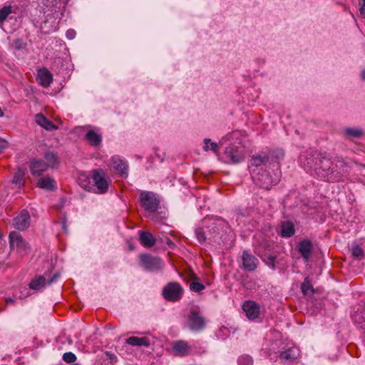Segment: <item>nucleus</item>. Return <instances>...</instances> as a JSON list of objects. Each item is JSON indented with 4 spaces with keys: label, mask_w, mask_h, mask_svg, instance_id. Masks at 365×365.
<instances>
[{
    "label": "nucleus",
    "mask_w": 365,
    "mask_h": 365,
    "mask_svg": "<svg viewBox=\"0 0 365 365\" xmlns=\"http://www.w3.org/2000/svg\"><path fill=\"white\" fill-rule=\"evenodd\" d=\"M267 155H269V162L279 163L284 159V153L282 149L277 148L269 150V153H267Z\"/></svg>",
    "instance_id": "nucleus-28"
},
{
    "label": "nucleus",
    "mask_w": 365,
    "mask_h": 365,
    "mask_svg": "<svg viewBox=\"0 0 365 365\" xmlns=\"http://www.w3.org/2000/svg\"><path fill=\"white\" fill-rule=\"evenodd\" d=\"M245 138L244 132L234 130L220 140V144L225 148L224 155L227 163L235 164L244 160L242 141Z\"/></svg>",
    "instance_id": "nucleus-2"
},
{
    "label": "nucleus",
    "mask_w": 365,
    "mask_h": 365,
    "mask_svg": "<svg viewBox=\"0 0 365 365\" xmlns=\"http://www.w3.org/2000/svg\"><path fill=\"white\" fill-rule=\"evenodd\" d=\"M299 160L307 173L319 179L332 181L339 179L341 175L338 167L342 166L344 163L338 160L334 163L330 158L317 151L311 149L304 151Z\"/></svg>",
    "instance_id": "nucleus-1"
},
{
    "label": "nucleus",
    "mask_w": 365,
    "mask_h": 365,
    "mask_svg": "<svg viewBox=\"0 0 365 365\" xmlns=\"http://www.w3.org/2000/svg\"><path fill=\"white\" fill-rule=\"evenodd\" d=\"M125 343L134 346L148 347L150 345V339L145 336H130L125 339Z\"/></svg>",
    "instance_id": "nucleus-22"
},
{
    "label": "nucleus",
    "mask_w": 365,
    "mask_h": 365,
    "mask_svg": "<svg viewBox=\"0 0 365 365\" xmlns=\"http://www.w3.org/2000/svg\"><path fill=\"white\" fill-rule=\"evenodd\" d=\"M361 77L362 80L365 81V70H363L361 73Z\"/></svg>",
    "instance_id": "nucleus-45"
},
{
    "label": "nucleus",
    "mask_w": 365,
    "mask_h": 365,
    "mask_svg": "<svg viewBox=\"0 0 365 365\" xmlns=\"http://www.w3.org/2000/svg\"><path fill=\"white\" fill-rule=\"evenodd\" d=\"M6 302L7 304H14V299L11 298V297H8L6 299Z\"/></svg>",
    "instance_id": "nucleus-44"
},
{
    "label": "nucleus",
    "mask_w": 365,
    "mask_h": 365,
    "mask_svg": "<svg viewBox=\"0 0 365 365\" xmlns=\"http://www.w3.org/2000/svg\"><path fill=\"white\" fill-rule=\"evenodd\" d=\"M58 277V274H55L52 277L48 279H46L44 275H38L31 280L29 286L31 289L39 291L45 288L46 285H50L54 282Z\"/></svg>",
    "instance_id": "nucleus-8"
},
{
    "label": "nucleus",
    "mask_w": 365,
    "mask_h": 365,
    "mask_svg": "<svg viewBox=\"0 0 365 365\" xmlns=\"http://www.w3.org/2000/svg\"><path fill=\"white\" fill-rule=\"evenodd\" d=\"M172 348L175 355L180 356L188 355L190 349L187 342L182 340L173 341Z\"/></svg>",
    "instance_id": "nucleus-17"
},
{
    "label": "nucleus",
    "mask_w": 365,
    "mask_h": 365,
    "mask_svg": "<svg viewBox=\"0 0 365 365\" xmlns=\"http://www.w3.org/2000/svg\"><path fill=\"white\" fill-rule=\"evenodd\" d=\"M301 289L304 295H312L314 292L313 286L307 278H305L302 284Z\"/></svg>",
    "instance_id": "nucleus-31"
},
{
    "label": "nucleus",
    "mask_w": 365,
    "mask_h": 365,
    "mask_svg": "<svg viewBox=\"0 0 365 365\" xmlns=\"http://www.w3.org/2000/svg\"><path fill=\"white\" fill-rule=\"evenodd\" d=\"M251 173L256 185L267 190L276 185L280 179V175L277 173H274L273 176H271L266 170L260 172L259 169H252Z\"/></svg>",
    "instance_id": "nucleus-4"
},
{
    "label": "nucleus",
    "mask_w": 365,
    "mask_h": 365,
    "mask_svg": "<svg viewBox=\"0 0 365 365\" xmlns=\"http://www.w3.org/2000/svg\"><path fill=\"white\" fill-rule=\"evenodd\" d=\"M15 46H16V48H18V49H21V48H23L24 45H23V42H22V41H21V40H16V41H15Z\"/></svg>",
    "instance_id": "nucleus-42"
},
{
    "label": "nucleus",
    "mask_w": 365,
    "mask_h": 365,
    "mask_svg": "<svg viewBox=\"0 0 365 365\" xmlns=\"http://www.w3.org/2000/svg\"><path fill=\"white\" fill-rule=\"evenodd\" d=\"M269 162V157L266 152H260L256 155H252L250 161V169H259L258 168L266 165Z\"/></svg>",
    "instance_id": "nucleus-15"
},
{
    "label": "nucleus",
    "mask_w": 365,
    "mask_h": 365,
    "mask_svg": "<svg viewBox=\"0 0 365 365\" xmlns=\"http://www.w3.org/2000/svg\"><path fill=\"white\" fill-rule=\"evenodd\" d=\"M7 141L0 138V153H2L7 148Z\"/></svg>",
    "instance_id": "nucleus-40"
},
{
    "label": "nucleus",
    "mask_w": 365,
    "mask_h": 365,
    "mask_svg": "<svg viewBox=\"0 0 365 365\" xmlns=\"http://www.w3.org/2000/svg\"><path fill=\"white\" fill-rule=\"evenodd\" d=\"M86 140L93 146H98L102 141V137L93 130L87 132L85 136Z\"/></svg>",
    "instance_id": "nucleus-26"
},
{
    "label": "nucleus",
    "mask_w": 365,
    "mask_h": 365,
    "mask_svg": "<svg viewBox=\"0 0 365 365\" xmlns=\"http://www.w3.org/2000/svg\"><path fill=\"white\" fill-rule=\"evenodd\" d=\"M11 13V6H4L0 9V26L3 25L8 16Z\"/></svg>",
    "instance_id": "nucleus-35"
},
{
    "label": "nucleus",
    "mask_w": 365,
    "mask_h": 365,
    "mask_svg": "<svg viewBox=\"0 0 365 365\" xmlns=\"http://www.w3.org/2000/svg\"><path fill=\"white\" fill-rule=\"evenodd\" d=\"M142 207L148 212H155L159 206L160 200L156 195L149 191H142L140 194Z\"/></svg>",
    "instance_id": "nucleus-7"
},
{
    "label": "nucleus",
    "mask_w": 365,
    "mask_h": 365,
    "mask_svg": "<svg viewBox=\"0 0 365 365\" xmlns=\"http://www.w3.org/2000/svg\"><path fill=\"white\" fill-rule=\"evenodd\" d=\"M63 360L66 363H73L76 360V356L72 352H66L63 355Z\"/></svg>",
    "instance_id": "nucleus-37"
},
{
    "label": "nucleus",
    "mask_w": 365,
    "mask_h": 365,
    "mask_svg": "<svg viewBox=\"0 0 365 365\" xmlns=\"http://www.w3.org/2000/svg\"><path fill=\"white\" fill-rule=\"evenodd\" d=\"M168 244L169 245H173V243L171 242V240H168Z\"/></svg>",
    "instance_id": "nucleus-47"
},
{
    "label": "nucleus",
    "mask_w": 365,
    "mask_h": 365,
    "mask_svg": "<svg viewBox=\"0 0 365 365\" xmlns=\"http://www.w3.org/2000/svg\"><path fill=\"white\" fill-rule=\"evenodd\" d=\"M223 226L224 222L220 219L205 218L202 226L195 230L196 238L200 244L215 242L220 245Z\"/></svg>",
    "instance_id": "nucleus-3"
},
{
    "label": "nucleus",
    "mask_w": 365,
    "mask_h": 365,
    "mask_svg": "<svg viewBox=\"0 0 365 365\" xmlns=\"http://www.w3.org/2000/svg\"><path fill=\"white\" fill-rule=\"evenodd\" d=\"M205 319L196 309H192L189 316V326L193 331H199L205 327Z\"/></svg>",
    "instance_id": "nucleus-11"
},
{
    "label": "nucleus",
    "mask_w": 365,
    "mask_h": 365,
    "mask_svg": "<svg viewBox=\"0 0 365 365\" xmlns=\"http://www.w3.org/2000/svg\"><path fill=\"white\" fill-rule=\"evenodd\" d=\"M262 246H263L264 247V249H267L269 245V243L267 242H264Z\"/></svg>",
    "instance_id": "nucleus-46"
},
{
    "label": "nucleus",
    "mask_w": 365,
    "mask_h": 365,
    "mask_svg": "<svg viewBox=\"0 0 365 365\" xmlns=\"http://www.w3.org/2000/svg\"><path fill=\"white\" fill-rule=\"evenodd\" d=\"M242 309L245 312L247 317L250 320L258 318L259 315V306L254 301H246L242 305Z\"/></svg>",
    "instance_id": "nucleus-13"
},
{
    "label": "nucleus",
    "mask_w": 365,
    "mask_h": 365,
    "mask_svg": "<svg viewBox=\"0 0 365 365\" xmlns=\"http://www.w3.org/2000/svg\"><path fill=\"white\" fill-rule=\"evenodd\" d=\"M66 1H68V0H66Z\"/></svg>",
    "instance_id": "nucleus-48"
},
{
    "label": "nucleus",
    "mask_w": 365,
    "mask_h": 365,
    "mask_svg": "<svg viewBox=\"0 0 365 365\" xmlns=\"http://www.w3.org/2000/svg\"><path fill=\"white\" fill-rule=\"evenodd\" d=\"M140 266L148 272L159 271L164 267V263L160 257H154L148 254L140 255Z\"/></svg>",
    "instance_id": "nucleus-6"
},
{
    "label": "nucleus",
    "mask_w": 365,
    "mask_h": 365,
    "mask_svg": "<svg viewBox=\"0 0 365 365\" xmlns=\"http://www.w3.org/2000/svg\"><path fill=\"white\" fill-rule=\"evenodd\" d=\"M295 233L294 225L292 222H283L280 226V235L282 237L288 238Z\"/></svg>",
    "instance_id": "nucleus-23"
},
{
    "label": "nucleus",
    "mask_w": 365,
    "mask_h": 365,
    "mask_svg": "<svg viewBox=\"0 0 365 365\" xmlns=\"http://www.w3.org/2000/svg\"><path fill=\"white\" fill-rule=\"evenodd\" d=\"M263 261L265 264L270 267L272 269H275V257L272 255H269L267 257L262 258Z\"/></svg>",
    "instance_id": "nucleus-38"
},
{
    "label": "nucleus",
    "mask_w": 365,
    "mask_h": 365,
    "mask_svg": "<svg viewBox=\"0 0 365 365\" xmlns=\"http://www.w3.org/2000/svg\"><path fill=\"white\" fill-rule=\"evenodd\" d=\"M299 350L296 347H291L282 351L279 358L285 361H293L297 358Z\"/></svg>",
    "instance_id": "nucleus-27"
},
{
    "label": "nucleus",
    "mask_w": 365,
    "mask_h": 365,
    "mask_svg": "<svg viewBox=\"0 0 365 365\" xmlns=\"http://www.w3.org/2000/svg\"><path fill=\"white\" fill-rule=\"evenodd\" d=\"M184 294L182 287L176 282H170L164 286L162 295L168 302H175L181 299Z\"/></svg>",
    "instance_id": "nucleus-5"
},
{
    "label": "nucleus",
    "mask_w": 365,
    "mask_h": 365,
    "mask_svg": "<svg viewBox=\"0 0 365 365\" xmlns=\"http://www.w3.org/2000/svg\"><path fill=\"white\" fill-rule=\"evenodd\" d=\"M24 171L21 168H18L14 173L13 182L16 184L19 187H22L24 185Z\"/></svg>",
    "instance_id": "nucleus-29"
},
{
    "label": "nucleus",
    "mask_w": 365,
    "mask_h": 365,
    "mask_svg": "<svg viewBox=\"0 0 365 365\" xmlns=\"http://www.w3.org/2000/svg\"><path fill=\"white\" fill-rule=\"evenodd\" d=\"M44 157L46 160V163L48 165V168H54L59 163L57 155L52 152L46 153Z\"/></svg>",
    "instance_id": "nucleus-30"
},
{
    "label": "nucleus",
    "mask_w": 365,
    "mask_h": 365,
    "mask_svg": "<svg viewBox=\"0 0 365 365\" xmlns=\"http://www.w3.org/2000/svg\"><path fill=\"white\" fill-rule=\"evenodd\" d=\"M48 168V165L43 160L34 159L31 161L30 170L34 175L39 176Z\"/></svg>",
    "instance_id": "nucleus-19"
},
{
    "label": "nucleus",
    "mask_w": 365,
    "mask_h": 365,
    "mask_svg": "<svg viewBox=\"0 0 365 365\" xmlns=\"http://www.w3.org/2000/svg\"><path fill=\"white\" fill-rule=\"evenodd\" d=\"M37 80L40 85L47 88L53 81V75L47 68H43L38 71Z\"/></svg>",
    "instance_id": "nucleus-18"
},
{
    "label": "nucleus",
    "mask_w": 365,
    "mask_h": 365,
    "mask_svg": "<svg viewBox=\"0 0 365 365\" xmlns=\"http://www.w3.org/2000/svg\"><path fill=\"white\" fill-rule=\"evenodd\" d=\"M111 163L113 168L121 175H127L128 165L125 160L118 156H113Z\"/></svg>",
    "instance_id": "nucleus-20"
},
{
    "label": "nucleus",
    "mask_w": 365,
    "mask_h": 365,
    "mask_svg": "<svg viewBox=\"0 0 365 365\" xmlns=\"http://www.w3.org/2000/svg\"><path fill=\"white\" fill-rule=\"evenodd\" d=\"M37 185L40 188L47 190H53L56 189L55 180L48 176L40 178L38 180Z\"/></svg>",
    "instance_id": "nucleus-24"
},
{
    "label": "nucleus",
    "mask_w": 365,
    "mask_h": 365,
    "mask_svg": "<svg viewBox=\"0 0 365 365\" xmlns=\"http://www.w3.org/2000/svg\"><path fill=\"white\" fill-rule=\"evenodd\" d=\"M344 133L346 136L352 138H359L362 135V130L356 128H346L344 129Z\"/></svg>",
    "instance_id": "nucleus-32"
},
{
    "label": "nucleus",
    "mask_w": 365,
    "mask_h": 365,
    "mask_svg": "<svg viewBox=\"0 0 365 365\" xmlns=\"http://www.w3.org/2000/svg\"><path fill=\"white\" fill-rule=\"evenodd\" d=\"M204 146L203 150L205 151H208L209 150H211L215 153H217L218 151V145L216 143L211 142L210 139L205 138L204 139Z\"/></svg>",
    "instance_id": "nucleus-33"
},
{
    "label": "nucleus",
    "mask_w": 365,
    "mask_h": 365,
    "mask_svg": "<svg viewBox=\"0 0 365 365\" xmlns=\"http://www.w3.org/2000/svg\"><path fill=\"white\" fill-rule=\"evenodd\" d=\"M140 241L144 247H151L155 245L156 239L149 232H140Z\"/></svg>",
    "instance_id": "nucleus-25"
},
{
    "label": "nucleus",
    "mask_w": 365,
    "mask_h": 365,
    "mask_svg": "<svg viewBox=\"0 0 365 365\" xmlns=\"http://www.w3.org/2000/svg\"><path fill=\"white\" fill-rule=\"evenodd\" d=\"M254 361L251 356L242 354L237 359L238 365H253Z\"/></svg>",
    "instance_id": "nucleus-34"
},
{
    "label": "nucleus",
    "mask_w": 365,
    "mask_h": 365,
    "mask_svg": "<svg viewBox=\"0 0 365 365\" xmlns=\"http://www.w3.org/2000/svg\"><path fill=\"white\" fill-rule=\"evenodd\" d=\"M190 289L192 292H200L205 289L204 284L198 282H192L190 284Z\"/></svg>",
    "instance_id": "nucleus-36"
},
{
    "label": "nucleus",
    "mask_w": 365,
    "mask_h": 365,
    "mask_svg": "<svg viewBox=\"0 0 365 365\" xmlns=\"http://www.w3.org/2000/svg\"><path fill=\"white\" fill-rule=\"evenodd\" d=\"M76 36V31L73 29H68L66 31V37L68 39H73Z\"/></svg>",
    "instance_id": "nucleus-41"
},
{
    "label": "nucleus",
    "mask_w": 365,
    "mask_h": 365,
    "mask_svg": "<svg viewBox=\"0 0 365 365\" xmlns=\"http://www.w3.org/2000/svg\"><path fill=\"white\" fill-rule=\"evenodd\" d=\"M9 242L12 249L19 250H26L28 248V244L23 239L20 233L16 231L11 232L9 234Z\"/></svg>",
    "instance_id": "nucleus-14"
},
{
    "label": "nucleus",
    "mask_w": 365,
    "mask_h": 365,
    "mask_svg": "<svg viewBox=\"0 0 365 365\" xmlns=\"http://www.w3.org/2000/svg\"><path fill=\"white\" fill-rule=\"evenodd\" d=\"M360 14L365 17V0H363V4L360 8Z\"/></svg>",
    "instance_id": "nucleus-43"
},
{
    "label": "nucleus",
    "mask_w": 365,
    "mask_h": 365,
    "mask_svg": "<svg viewBox=\"0 0 365 365\" xmlns=\"http://www.w3.org/2000/svg\"><path fill=\"white\" fill-rule=\"evenodd\" d=\"M312 243L309 240H303L299 242L298 250L305 262H308L312 252Z\"/></svg>",
    "instance_id": "nucleus-16"
},
{
    "label": "nucleus",
    "mask_w": 365,
    "mask_h": 365,
    "mask_svg": "<svg viewBox=\"0 0 365 365\" xmlns=\"http://www.w3.org/2000/svg\"><path fill=\"white\" fill-rule=\"evenodd\" d=\"M30 215L26 210H22L19 215L14 218L13 226L19 230H25L30 225Z\"/></svg>",
    "instance_id": "nucleus-10"
},
{
    "label": "nucleus",
    "mask_w": 365,
    "mask_h": 365,
    "mask_svg": "<svg viewBox=\"0 0 365 365\" xmlns=\"http://www.w3.org/2000/svg\"><path fill=\"white\" fill-rule=\"evenodd\" d=\"M93 180L100 193H105L108 188V181L106 178L102 170H96L93 172Z\"/></svg>",
    "instance_id": "nucleus-9"
},
{
    "label": "nucleus",
    "mask_w": 365,
    "mask_h": 365,
    "mask_svg": "<svg viewBox=\"0 0 365 365\" xmlns=\"http://www.w3.org/2000/svg\"><path fill=\"white\" fill-rule=\"evenodd\" d=\"M242 268L249 272L255 270L259 264L257 258L246 250L242 252Z\"/></svg>",
    "instance_id": "nucleus-12"
},
{
    "label": "nucleus",
    "mask_w": 365,
    "mask_h": 365,
    "mask_svg": "<svg viewBox=\"0 0 365 365\" xmlns=\"http://www.w3.org/2000/svg\"><path fill=\"white\" fill-rule=\"evenodd\" d=\"M35 120L38 125L47 130H54L58 127L51 120L47 119L42 113H38L35 116Z\"/></svg>",
    "instance_id": "nucleus-21"
},
{
    "label": "nucleus",
    "mask_w": 365,
    "mask_h": 365,
    "mask_svg": "<svg viewBox=\"0 0 365 365\" xmlns=\"http://www.w3.org/2000/svg\"><path fill=\"white\" fill-rule=\"evenodd\" d=\"M352 255L356 257H360L364 255V251L359 246L356 245L352 247Z\"/></svg>",
    "instance_id": "nucleus-39"
}]
</instances>
